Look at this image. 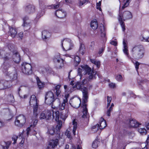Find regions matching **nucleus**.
Here are the masks:
<instances>
[{"label": "nucleus", "mask_w": 149, "mask_h": 149, "mask_svg": "<svg viewBox=\"0 0 149 149\" xmlns=\"http://www.w3.org/2000/svg\"><path fill=\"white\" fill-rule=\"evenodd\" d=\"M85 81V79H84L81 81H78L76 84H74V83L73 81H71L68 86L66 85H65L64 86L65 92L68 93L69 91L72 92V91H73V90L72 89H74L75 88L81 90L82 91L83 94L82 104L83 108V114L82 117L83 118H87L88 114L87 108V105L86 103L88 101V93L87 88L84 86Z\"/></svg>", "instance_id": "f257e3e1"}, {"label": "nucleus", "mask_w": 149, "mask_h": 149, "mask_svg": "<svg viewBox=\"0 0 149 149\" xmlns=\"http://www.w3.org/2000/svg\"><path fill=\"white\" fill-rule=\"evenodd\" d=\"M9 51L6 53L2 50H0V52H3L1 53V57L4 61L3 64L1 66V69L3 72H6L8 70V68L10 67L11 65V63L12 62V53H11V51L14 48L13 45L11 44H9L8 45Z\"/></svg>", "instance_id": "f03ea898"}, {"label": "nucleus", "mask_w": 149, "mask_h": 149, "mask_svg": "<svg viewBox=\"0 0 149 149\" xmlns=\"http://www.w3.org/2000/svg\"><path fill=\"white\" fill-rule=\"evenodd\" d=\"M81 68H79L78 69V74L81 77V74L86 75L89 79L91 80L95 78L96 72L94 70H91L87 65H81Z\"/></svg>", "instance_id": "7ed1b4c3"}, {"label": "nucleus", "mask_w": 149, "mask_h": 149, "mask_svg": "<svg viewBox=\"0 0 149 149\" xmlns=\"http://www.w3.org/2000/svg\"><path fill=\"white\" fill-rule=\"evenodd\" d=\"M133 56L137 59L142 58L144 55V48L143 45H134L131 49Z\"/></svg>", "instance_id": "20e7f679"}, {"label": "nucleus", "mask_w": 149, "mask_h": 149, "mask_svg": "<svg viewBox=\"0 0 149 149\" xmlns=\"http://www.w3.org/2000/svg\"><path fill=\"white\" fill-rule=\"evenodd\" d=\"M120 12L121 10L120 9L118 20L122 28L123 31H124L125 30V23L123 22V21H125L126 20L132 19V13L128 11H124L123 12V14L121 13Z\"/></svg>", "instance_id": "39448f33"}, {"label": "nucleus", "mask_w": 149, "mask_h": 149, "mask_svg": "<svg viewBox=\"0 0 149 149\" xmlns=\"http://www.w3.org/2000/svg\"><path fill=\"white\" fill-rule=\"evenodd\" d=\"M55 100L53 93L50 91L46 93L45 97V102L48 105H51L52 108L56 109L57 107L53 104V102Z\"/></svg>", "instance_id": "423d86ee"}, {"label": "nucleus", "mask_w": 149, "mask_h": 149, "mask_svg": "<svg viewBox=\"0 0 149 149\" xmlns=\"http://www.w3.org/2000/svg\"><path fill=\"white\" fill-rule=\"evenodd\" d=\"M29 104L31 106L32 105L33 107V115L36 118L38 114V105L37 98L34 95H32L31 96Z\"/></svg>", "instance_id": "0eeeda50"}, {"label": "nucleus", "mask_w": 149, "mask_h": 149, "mask_svg": "<svg viewBox=\"0 0 149 149\" xmlns=\"http://www.w3.org/2000/svg\"><path fill=\"white\" fill-rule=\"evenodd\" d=\"M61 46L64 50H68L71 49L72 47L73 46V44L70 39L66 38L62 40Z\"/></svg>", "instance_id": "6e6552de"}, {"label": "nucleus", "mask_w": 149, "mask_h": 149, "mask_svg": "<svg viewBox=\"0 0 149 149\" xmlns=\"http://www.w3.org/2000/svg\"><path fill=\"white\" fill-rule=\"evenodd\" d=\"M21 65L22 71L24 73L26 74H32V70L31 64L26 63H23Z\"/></svg>", "instance_id": "1a4fd4ad"}, {"label": "nucleus", "mask_w": 149, "mask_h": 149, "mask_svg": "<svg viewBox=\"0 0 149 149\" xmlns=\"http://www.w3.org/2000/svg\"><path fill=\"white\" fill-rule=\"evenodd\" d=\"M7 70L6 72H3L8 75L12 81L16 80L17 78V74L16 69L15 68H12L11 70L8 72Z\"/></svg>", "instance_id": "9d476101"}, {"label": "nucleus", "mask_w": 149, "mask_h": 149, "mask_svg": "<svg viewBox=\"0 0 149 149\" xmlns=\"http://www.w3.org/2000/svg\"><path fill=\"white\" fill-rule=\"evenodd\" d=\"M26 122V118L25 116L20 115L16 117L15 121V125L18 127H22L25 124Z\"/></svg>", "instance_id": "9b49d317"}, {"label": "nucleus", "mask_w": 149, "mask_h": 149, "mask_svg": "<svg viewBox=\"0 0 149 149\" xmlns=\"http://www.w3.org/2000/svg\"><path fill=\"white\" fill-rule=\"evenodd\" d=\"M52 111L53 112L52 116L53 119L54 118L55 120L56 121L59 120L60 118L63 120H65L67 117V116H65V114L62 113H60L58 111L56 110L55 111L52 110Z\"/></svg>", "instance_id": "f8f14e48"}, {"label": "nucleus", "mask_w": 149, "mask_h": 149, "mask_svg": "<svg viewBox=\"0 0 149 149\" xmlns=\"http://www.w3.org/2000/svg\"><path fill=\"white\" fill-rule=\"evenodd\" d=\"M54 61L56 63L57 68L60 69L63 66L64 60L60 58L59 54H57L54 56Z\"/></svg>", "instance_id": "ddd939ff"}, {"label": "nucleus", "mask_w": 149, "mask_h": 149, "mask_svg": "<svg viewBox=\"0 0 149 149\" xmlns=\"http://www.w3.org/2000/svg\"><path fill=\"white\" fill-rule=\"evenodd\" d=\"M10 81H6L5 80L0 81V90L4 89L6 88H9L11 86L9 84Z\"/></svg>", "instance_id": "4468645a"}, {"label": "nucleus", "mask_w": 149, "mask_h": 149, "mask_svg": "<svg viewBox=\"0 0 149 149\" xmlns=\"http://www.w3.org/2000/svg\"><path fill=\"white\" fill-rule=\"evenodd\" d=\"M73 99V98H71L70 101V104L73 107L75 108H79L80 106L81 100H79L78 99H74L73 100V102H72V100Z\"/></svg>", "instance_id": "2eb2a0df"}, {"label": "nucleus", "mask_w": 149, "mask_h": 149, "mask_svg": "<svg viewBox=\"0 0 149 149\" xmlns=\"http://www.w3.org/2000/svg\"><path fill=\"white\" fill-rule=\"evenodd\" d=\"M13 59L16 63H19L20 60V57L19 53L17 51H14L12 54Z\"/></svg>", "instance_id": "dca6fc26"}, {"label": "nucleus", "mask_w": 149, "mask_h": 149, "mask_svg": "<svg viewBox=\"0 0 149 149\" xmlns=\"http://www.w3.org/2000/svg\"><path fill=\"white\" fill-rule=\"evenodd\" d=\"M55 15L58 18H63L65 17L66 13L61 9L57 10L56 11Z\"/></svg>", "instance_id": "f3484780"}, {"label": "nucleus", "mask_w": 149, "mask_h": 149, "mask_svg": "<svg viewBox=\"0 0 149 149\" xmlns=\"http://www.w3.org/2000/svg\"><path fill=\"white\" fill-rule=\"evenodd\" d=\"M58 141V139H56L55 140H51L49 142L47 147L48 149L54 148L55 146H57Z\"/></svg>", "instance_id": "a211bd4d"}, {"label": "nucleus", "mask_w": 149, "mask_h": 149, "mask_svg": "<svg viewBox=\"0 0 149 149\" xmlns=\"http://www.w3.org/2000/svg\"><path fill=\"white\" fill-rule=\"evenodd\" d=\"M51 36V33L47 31L44 30L42 32V38L44 40L48 39Z\"/></svg>", "instance_id": "6ab92c4d"}, {"label": "nucleus", "mask_w": 149, "mask_h": 149, "mask_svg": "<svg viewBox=\"0 0 149 149\" xmlns=\"http://www.w3.org/2000/svg\"><path fill=\"white\" fill-rule=\"evenodd\" d=\"M35 8L34 6L29 5L25 8V11L28 13H33L35 11Z\"/></svg>", "instance_id": "aec40b11"}, {"label": "nucleus", "mask_w": 149, "mask_h": 149, "mask_svg": "<svg viewBox=\"0 0 149 149\" xmlns=\"http://www.w3.org/2000/svg\"><path fill=\"white\" fill-rule=\"evenodd\" d=\"M129 124L131 127H137L141 125L139 124L136 120L134 119L130 120Z\"/></svg>", "instance_id": "412c9836"}, {"label": "nucleus", "mask_w": 149, "mask_h": 149, "mask_svg": "<svg viewBox=\"0 0 149 149\" xmlns=\"http://www.w3.org/2000/svg\"><path fill=\"white\" fill-rule=\"evenodd\" d=\"M99 127L100 129L104 128L107 126L106 122L103 118H101L100 121Z\"/></svg>", "instance_id": "4be33fe9"}, {"label": "nucleus", "mask_w": 149, "mask_h": 149, "mask_svg": "<svg viewBox=\"0 0 149 149\" xmlns=\"http://www.w3.org/2000/svg\"><path fill=\"white\" fill-rule=\"evenodd\" d=\"M85 52V47L84 45V44H80L79 49L77 53V54H81L82 55H83Z\"/></svg>", "instance_id": "5701e85b"}, {"label": "nucleus", "mask_w": 149, "mask_h": 149, "mask_svg": "<svg viewBox=\"0 0 149 149\" xmlns=\"http://www.w3.org/2000/svg\"><path fill=\"white\" fill-rule=\"evenodd\" d=\"M123 45L124 49H123V51L125 55H126L127 57H128V50L127 49V44L126 43L125 40L123 39Z\"/></svg>", "instance_id": "b1692460"}, {"label": "nucleus", "mask_w": 149, "mask_h": 149, "mask_svg": "<svg viewBox=\"0 0 149 149\" xmlns=\"http://www.w3.org/2000/svg\"><path fill=\"white\" fill-rule=\"evenodd\" d=\"M9 33L12 38H14L16 35L17 32L15 28L12 27L9 29Z\"/></svg>", "instance_id": "393cba45"}, {"label": "nucleus", "mask_w": 149, "mask_h": 149, "mask_svg": "<svg viewBox=\"0 0 149 149\" xmlns=\"http://www.w3.org/2000/svg\"><path fill=\"white\" fill-rule=\"evenodd\" d=\"M60 120H58V123L56 127V130H57L56 133H57V134L58 135L59 137L60 136V130L62 125V122L60 121Z\"/></svg>", "instance_id": "a878e982"}, {"label": "nucleus", "mask_w": 149, "mask_h": 149, "mask_svg": "<svg viewBox=\"0 0 149 149\" xmlns=\"http://www.w3.org/2000/svg\"><path fill=\"white\" fill-rule=\"evenodd\" d=\"M91 26L94 30L96 29L98 27V24L96 19L92 21L91 23Z\"/></svg>", "instance_id": "bb28decb"}, {"label": "nucleus", "mask_w": 149, "mask_h": 149, "mask_svg": "<svg viewBox=\"0 0 149 149\" xmlns=\"http://www.w3.org/2000/svg\"><path fill=\"white\" fill-rule=\"evenodd\" d=\"M90 61L91 63L96 65L97 68L100 67L101 64L100 61L92 59H90Z\"/></svg>", "instance_id": "cd10ccee"}, {"label": "nucleus", "mask_w": 149, "mask_h": 149, "mask_svg": "<svg viewBox=\"0 0 149 149\" xmlns=\"http://www.w3.org/2000/svg\"><path fill=\"white\" fill-rule=\"evenodd\" d=\"M61 86L59 85H57L55 87L54 90V92L55 93L57 96L58 97L60 95L61 91L60 89Z\"/></svg>", "instance_id": "c85d7f7f"}, {"label": "nucleus", "mask_w": 149, "mask_h": 149, "mask_svg": "<svg viewBox=\"0 0 149 149\" xmlns=\"http://www.w3.org/2000/svg\"><path fill=\"white\" fill-rule=\"evenodd\" d=\"M29 18L27 17H24L23 19L24 24L22 25V26L24 27H28L29 28H30L29 24L28 23L27 20Z\"/></svg>", "instance_id": "c756f323"}, {"label": "nucleus", "mask_w": 149, "mask_h": 149, "mask_svg": "<svg viewBox=\"0 0 149 149\" xmlns=\"http://www.w3.org/2000/svg\"><path fill=\"white\" fill-rule=\"evenodd\" d=\"M37 83L38 85V87L39 89H41L44 87V84L42 83L38 78H37Z\"/></svg>", "instance_id": "7c9ffc66"}, {"label": "nucleus", "mask_w": 149, "mask_h": 149, "mask_svg": "<svg viewBox=\"0 0 149 149\" xmlns=\"http://www.w3.org/2000/svg\"><path fill=\"white\" fill-rule=\"evenodd\" d=\"M11 144V142L10 141H8L6 142H4L3 145L1 146L3 149H8Z\"/></svg>", "instance_id": "2f4dec72"}, {"label": "nucleus", "mask_w": 149, "mask_h": 149, "mask_svg": "<svg viewBox=\"0 0 149 149\" xmlns=\"http://www.w3.org/2000/svg\"><path fill=\"white\" fill-rule=\"evenodd\" d=\"M45 111H47V113H46V117L47 120H49L52 117V111L49 110H45Z\"/></svg>", "instance_id": "473e14b6"}, {"label": "nucleus", "mask_w": 149, "mask_h": 149, "mask_svg": "<svg viewBox=\"0 0 149 149\" xmlns=\"http://www.w3.org/2000/svg\"><path fill=\"white\" fill-rule=\"evenodd\" d=\"M47 111H45L44 110V111H43L42 113H41L40 116V119H47L46 117V116L45 114H46V113H47Z\"/></svg>", "instance_id": "72a5a7b5"}, {"label": "nucleus", "mask_w": 149, "mask_h": 149, "mask_svg": "<svg viewBox=\"0 0 149 149\" xmlns=\"http://www.w3.org/2000/svg\"><path fill=\"white\" fill-rule=\"evenodd\" d=\"M100 142L97 140H95L93 143L92 146L93 148H97Z\"/></svg>", "instance_id": "f704fd0d"}, {"label": "nucleus", "mask_w": 149, "mask_h": 149, "mask_svg": "<svg viewBox=\"0 0 149 149\" xmlns=\"http://www.w3.org/2000/svg\"><path fill=\"white\" fill-rule=\"evenodd\" d=\"M138 131L141 134H146L147 133L146 129L144 128H139L138 129Z\"/></svg>", "instance_id": "c9c22d12"}, {"label": "nucleus", "mask_w": 149, "mask_h": 149, "mask_svg": "<svg viewBox=\"0 0 149 149\" xmlns=\"http://www.w3.org/2000/svg\"><path fill=\"white\" fill-rule=\"evenodd\" d=\"M99 128V124H97L93 126L92 129L93 132H97Z\"/></svg>", "instance_id": "e433bc0d"}, {"label": "nucleus", "mask_w": 149, "mask_h": 149, "mask_svg": "<svg viewBox=\"0 0 149 149\" xmlns=\"http://www.w3.org/2000/svg\"><path fill=\"white\" fill-rule=\"evenodd\" d=\"M67 103L66 102H64L63 101V103L60 104L59 105V109L60 110H62L64 109L65 104Z\"/></svg>", "instance_id": "4c0bfd02"}, {"label": "nucleus", "mask_w": 149, "mask_h": 149, "mask_svg": "<svg viewBox=\"0 0 149 149\" xmlns=\"http://www.w3.org/2000/svg\"><path fill=\"white\" fill-rule=\"evenodd\" d=\"M55 128L52 127L51 129L48 130V133L51 135H54L55 132Z\"/></svg>", "instance_id": "58836bf2"}, {"label": "nucleus", "mask_w": 149, "mask_h": 149, "mask_svg": "<svg viewBox=\"0 0 149 149\" xmlns=\"http://www.w3.org/2000/svg\"><path fill=\"white\" fill-rule=\"evenodd\" d=\"M140 39L141 41L149 42V37L145 38L143 36H142L140 37Z\"/></svg>", "instance_id": "ea45409f"}, {"label": "nucleus", "mask_w": 149, "mask_h": 149, "mask_svg": "<svg viewBox=\"0 0 149 149\" xmlns=\"http://www.w3.org/2000/svg\"><path fill=\"white\" fill-rule=\"evenodd\" d=\"M115 79L118 81H123V78L121 75L118 74L115 76Z\"/></svg>", "instance_id": "a19ab883"}, {"label": "nucleus", "mask_w": 149, "mask_h": 149, "mask_svg": "<svg viewBox=\"0 0 149 149\" xmlns=\"http://www.w3.org/2000/svg\"><path fill=\"white\" fill-rule=\"evenodd\" d=\"M112 100V97H111L107 96V108L109 107L110 105V102Z\"/></svg>", "instance_id": "79ce46f5"}, {"label": "nucleus", "mask_w": 149, "mask_h": 149, "mask_svg": "<svg viewBox=\"0 0 149 149\" xmlns=\"http://www.w3.org/2000/svg\"><path fill=\"white\" fill-rule=\"evenodd\" d=\"M101 4V1H100L98 3H96V8L97 9L99 10L100 11H101V8L100 7Z\"/></svg>", "instance_id": "37998d69"}, {"label": "nucleus", "mask_w": 149, "mask_h": 149, "mask_svg": "<svg viewBox=\"0 0 149 149\" xmlns=\"http://www.w3.org/2000/svg\"><path fill=\"white\" fill-rule=\"evenodd\" d=\"M70 96L69 93H67V94H65L64 98L63 99L64 102H67L68 98Z\"/></svg>", "instance_id": "c03bdc74"}, {"label": "nucleus", "mask_w": 149, "mask_h": 149, "mask_svg": "<svg viewBox=\"0 0 149 149\" xmlns=\"http://www.w3.org/2000/svg\"><path fill=\"white\" fill-rule=\"evenodd\" d=\"M74 61L77 64H78L80 61V59L78 56H77L75 57Z\"/></svg>", "instance_id": "a18cd8bd"}, {"label": "nucleus", "mask_w": 149, "mask_h": 149, "mask_svg": "<svg viewBox=\"0 0 149 149\" xmlns=\"http://www.w3.org/2000/svg\"><path fill=\"white\" fill-rule=\"evenodd\" d=\"M99 29L101 32L105 31L106 30V28L102 24L99 27Z\"/></svg>", "instance_id": "49530a36"}, {"label": "nucleus", "mask_w": 149, "mask_h": 149, "mask_svg": "<svg viewBox=\"0 0 149 149\" xmlns=\"http://www.w3.org/2000/svg\"><path fill=\"white\" fill-rule=\"evenodd\" d=\"M22 86H21L20 87H19L18 89V94L19 96L21 98H26L28 96V95H24V97H23L22 96H21L20 95V94H19V91H20L21 90V88H20V87H21Z\"/></svg>", "instance_id": "de8ad7c7"}, {"label": "nucleus", "mask_w": 149, "mask_h": 149, "mask_svg": "<svg viewBox=\"0 0 149 149\" xmlns=\"http://www.w3.org/2000/svg\"><path fill=\"white\" fill-rule=\"evenodd\" d=\"M130 1H131V0H127L126 2L124 4V5L122 7V9H123L126 7H127L128 6L130 3Z\"/></svg>", "instance_id": "09e8293b"}, {"label": "nucleus", "mask_w": 149, "mask_h": 149, "mask_svg": "<svg viewBox=\"0 0 149 149\" xmlns=\"http://www.w3.org/2000/svg\"><path fill=\"white\" fill-rule=\"evenodd\" d=\"M140 64V63L138 62V61H136L135 63L134 64L136 69L137 72H138V69L139 68V66Z\"/></svg>", "instance_id": "8fccbe9b"}, {"label": "nucleus", "mask_w": 149, "mask_h": 149, "mask_svg": "<svg viewBox=\"0 0 149 149\" xmlns=\"http://www.w3.org/2000/svg\"><path fill=\"white\" fill-rule=\"evenodd\" d=\"M65 134L68 138H71V134L70 132L68 130H66L65 133Z\"/></svg>", "instance_id": "3c124183"}, {"label": "nucleus", "mask_w": 149, "mask_h": 149, "mask_svg": "<svg viewBox=\"0 0 149 149\" xmlns=\"http://www.w3.org/2000/svg\"><path fill=\"white\" fill-rule=\"evenodd\" d=\"M141 146L143 147L145 146L144 148H142V149H149V145H146V143H143L141 144Z\"/></svg>", "instance_id": "603ef678"}, {"label": "nucleus", "mask_w": 149, "mask_h": 149, "mask_svg": "<svg viewBox=\"0 0 149 149\" xmlns=\"http://www.w3.org/2000/svg\"><path fill=\"white\" fill-rule=\"evenodd\" d=\"M18 138V137L16 136H14L12 138V139L13 141H14V142L13 143V144H15L16 143L17 139Z\"/></svg>", "instance_id": "864d4df0"}, {"label": "nucleus", "mask_w": 149, "mask_h": 149, "mask_svg": "<svg viewBox=\"0 0 149 149\" xmlns=\"http://www.w3.org/2000/svg\"><path fill=\"white\" fill-rule=\"evenodd\" d=\"M113 109L109 107L108 109L107 112V114L108 116H110L111 112L112 111Z\"/></svg>", "instance_id": "5fc2aeb1"}, {"label": "nucleus", "mask_w": 149, "mask_h": 149, "mask_svg": "<svg viewBox=\"0 0 149 149\" xmlns=\"http://www.w3.org/2000/svg\"><path fill=\"white\" fill-rule=\"evenodd\" d=\"M94 45L95 42H94L93 41L91 42L89 47L90 49L92 50H93L94 48Z\"/></svg>", "instance_id": "6e6d98bb"}, {"label": "nucleus", "mask_w": 149, "mask_h": 149, "mask_svg": "<svg viewBox=\"0 0 149 149\" xmlns=\"http://www.w3.org/2000/svg\"><path fill=\"white\" fill-rule=\"evenodd\" d=\"M109 87L111 88H114L116 87V84L115 83H111L109 84Z\"/></svg>", "instance_id": "4d7b16f0"}, {"label": "nucleus", "mask_w": 149, "mask_h": 149, "mask_svg": "<svg viewBox=\"0 0 149 149\" xmlns=\"http://www.w3.org/2000/svg\"><path fill=\"white\" fill-rule=\"evenodd\" d=\"M104 49V48L102 47V48L99 49V51L98 52V54H102Z\"/></svg>", "instance_id": "13d9d810"}, {"label": "nucleus", "mask_w": 149, "mask_h": 149, "mask_svg": "<svg viewBox=\"0 0 149 149\" xmlns=\"http://www.w3.org/2000/svg\"><path fill=\"white\" fill-rule=\"evenodd\" d=\"M60 6V4L59 3H57V4L56 5H54L53 6L54 8V9H56L58 8Z\"/></svg>", "instance_id": "bf43d9fd"}, {"label": "nucleus", "mask_w": 149, "mask_h": 149, "mask_svg": "<svg viewBox=\"0 0 149 149\" xmlns=\"http://www.w3.org/2000/svg\"><path fill=\"white\" fill-rule=\"evenodd\" d=\"M106 35V31L101 32V36L102 37H104L105 38V40H106V38H105Z\"/></svg>", "instance_id": "052dcab7"}, {"label": "nucleus", "mask_w": 149, "mask_h": 149, "mask_svg": "<svg viewBox=\"0 0 149 149\" xmlns=\"http://www.w3.org/2000/svg\"><path fill=\"white\" fill-rule=\"evenodd\" d=\"M73 128H75L77 129V123L75 121V120H74L73 121Z\"/></svg>", "instance_id": "680f3d73"}, {"label": "nucleus", "mask_w": 149, "mask_h": 149, "mask_svg": "<svg viewBox=\"0 0 149 149\" xmlns=\"http://www.w3.org/2000/svg\"><path fill=\"white\" fill-rule=\"evenodd\" d=\"M110 44L112 45H114L115 46H116L117 45V42L116 41H112L110 42Z\"/></svg>", "instance_id": "e2e57ef3"}, {"label": "nucleus", "mask_w": 149, "mask_h": 149, "mask_svg": "<svg viewBox=\"0 0 149 149\" xmlns=\"http://www.w3.org/2000/svg\"><path fill=\"white\" fill-rule=\"evenodd\" d=\"M41 13L40 14V13H38L37 14V16L39 17H40L41 16H42L44 14V12L43 11H41Z\"/></svg>", "instance_id": "0e129e2a"}, {"label": "nucleus", "mask_w": 149, "mask_h": 149, "mask_svg": "<svg viewBox=\"0 0 149 149\" xmlns=\"http://www.w3.org/2000/svg\"><path fill=\"white\" fill-rule=\"evenodd\" d=\"M77 149H81L82 148L81 145L80 144V143H78L77 145Z\"/></svg>", "instance_id": "69168bd1"}, {"label": "nucleus", "mask_w": 149, "mask_h": 149, "mask_svg": "<svg viewBox=\"0 0 149 149\" xmlns=\"http://www.w3.org/2000/svg\"><path fill=\"white\" fill-rule=\"evenodd\" d=\"M22 50L24 53L27 54V53L29 52V49L28 48H23Z\"/></svg>", "instance_id": "338daca9"}, {"label": "nucleus", "mask_w": 149, "mask_h": 149, "mask_svg": "<svg viewBox=\"0 0 149 149\" xmlns=\"http://www.w3.org/2000/svg\"><path fill=\"white\" fill-rule=\"evenodd\" d=\"M19 38L22 39L23 36V33L22 32H20L19 34Z\"/></svg>", "instance_id": "774afa93"}]
</instances>
